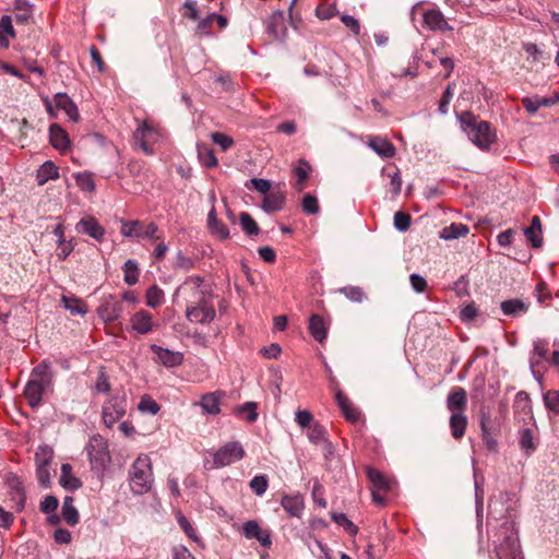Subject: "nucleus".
Listing matches in <instances>:
<instances>
[{"label": "nucleus", "mask_w": 559, "mask_h": 559, "mask_svg": "<svg viewBox=\"0 0 559 559\" xmlns=\"http://www.w3.org/2000/svg\"><path fill=\"white\" fill-rule=\"evenodd\" d=\"M52 380L53 372L46 361H41L32 370L24 390V396L31 407L35 408L41 404L43 394L51 389Z\"/></svg>", "instance_id": "1"}, {"label": "nucleus", "mask_w": 559, "mask_h": 559, "mask_svg": "<svg viewBox=\"0 0 559 559\" xmlns=\"http://www.w3.org/2000/svg\"><path fill=\"white\" fill-rule=\"evenodd\" d=\"M460 121L469 140L479 148L486 150L495 142L496 133L488 121L480 120L469 111L463 112Z\"/></svg>", "instance_id": "2"}, {"label": "nucleus", "mask_w": 559, "mask_h": 559, "mask_svg": "<svg viewBox=\"0 0 559 559\" xmlns=\"http://www.w3.org/2000/svg\"><path fill=\"white\" fill-rule=\"evenodd\" d=\"M131 490L135 495L147 492L153 483V472L151 459L142 454L132 464L129 471Z\"/></svg>", "instance_id": "3"}, {"label": "nucleus", "mask_w": 559, "mask_h": 559, "mask_svg": "<svg viewBox=\"0 0 559 559\" xmlns=\"http://www.w3.org/2000/svg\"><path fill=\"white\" fill-rule=\"evenodd\" d=\"M215 308L204 293H200V297L192 298L186 309V317L190 322L207 324L215 319Z\"/></svg>", "instance_id": "4"}, {"label": "nucleus", "mask_w": 559, "mask_h": 559, "mask_svg": "<svg viewBox=\"0 0 559 559\" xmlns=\"http://www.w3.org/2000/svg\"><path fill=\"white\" fill-rule=\"evenodd\" d=\"M120 231L122 236L129 238L150 239L153 241L162 239V236L158 235V226L153 222L146 224L145 222L139 219H121Z\"/></svg>", "instance_id": "5"}, {"label": "nucleus", "mask_w": 559, "mask_h": 559, "mask_svg": "<svg viewBox=\"0 0 559 559\" xmlns=\"http://www.w3.org/2000/svg\"><path fill=\"white\" fill-rule=\"evenodd\" d=\"M243 456L245 450L239 442H227L213 453V462L210 468H222L228 466L240 461Z\"/></svg>", "instance_id": "6"}, {"label": "nucleus", "mask_w": 559, "mask_h": 559, "mask_svg": "<svg viewBox=\"0 0 559 559\" xmlns=\"http://www.w3.org/2000/svg\"><path fill=\"white\" fill-rule=\"evenodd\" d=\"M91 465L94 469H103L110 461L107 442L100 436H93L87 445Z\"/></svg>", "instance_id": "7"}, {"label": "nucleus", "mask_w": 559, "mask_h": 559, "mask_svg": "<svg viewBox=\"0 0 559 559\" xmlns=\"http://www.w3.org/2000/svg\"><path fill=\"white\" fill-rule=\"evenodd\" d=\"M127 412V400L124 396H111L103 406V421L106 427L111 428L120 420Z\"/></svg>", "instance_id": "8"}, {"label": "nucleus", "mask_w": 559, "mask_h": 559, "mask_svg": "<svg viewBox=\"0 0 559 559\" xmlns=\"http://www.w3.org/2000/svg\"><path fill=\"white\" fill-rule=\"evenodd\" d=\"M496 543L498 559H522L519 539L513 534L504 535L502 540L499 538Z\"/></svg>", "instance_id": "9"}, {"label": "nucleus", "mask_w": 559, "mask_h": 559, "mask_svg": "<svg viewBox=\"0 0 559 559\" xmlns=\"http://www.w3.org/2000/svg\"><path fill=\"white\" fill-rule=\"evenodd\" d=\"M157 138L156 130L146 122H143L133 133L135 144L146 155L153 154L152 144Z\"/></svg>", "instance_id": "10"}, {"label": "nucleus", "mask_w": 559, "mask_h": 559, "mask_svg": "<svg viewBox=\"0 0 559 559\" xmlns=\"http://www.w3.org/2000/svg\"><path fill=\"white\" fill-rule=\"evenodd\" d=\"M123 311L122 302L116 300L112 296L103 299L100 306L97 309V313L100 319L106 323H112L117 321Z\"/></svg>", "instance_id": "11"}, {"label": "nucleus", "mask_w": 559, "mask_h": 559, "mask_svg": "<svg viewBox=\"0 0 559 559\" xmlns=\"http://www.w3.org/2000/svg\"><path fill=\"white\" fill-rule=\"evenodd\" d=\"M242 534L248 539L255 538L264 548H270L272 545L270 531L261 528L259 523L254 520L243 523Z\"/></svg>", "instance_id": "12"}, {"label": "nucleus", "mask_w": 559, "mask_h": 559, "mask_svg": "<svg viewBox=\"0 0 559 559\" xmlns=\"http://www.w3.org/2000/svg\"><path fill=\"white\" fill-rule=\"evenodd\" d=\"M424 26L433 32L452 31L443 13L439 9H430L423 14Z\"/></svg>", "instance_id": "13"}, {"label": "nucleus", "mask_w": 559, "mask_h": 559, "mask_svg": "<svg viewBox=\"0 0 559 559\" xmlns=\"http://www.w3.org/2000/svg\"><path fill=\"white\" fill-rule=\"evenodd\" d=\"M266 33L274 40H283L287 35V28L285 25L284 13L281 10H276L265 22Z\"/></svg>", "instance_id": "14"}, {"label": "nucleus", "mask_w": 559, "mask_h": 559, "mask_svg": "<svg viewBox=\"0 0 559 559\" xmlns=\"http://www.w3.org/2000/svg\"><path fill=\"white\" fill-rule=\"evenodd\" d=\"M131 328L139 334H148L157 324L153 320L151 312L140 309L130 318Z\"/></svg>", "instance_id": "15"}, {"label": "nucleus", "mask_w": 559, "mask_h": 559, "mask_svg": "<svg viewBox=\"0 0 559 559\" xmlns=\"http://www.w3.org/2000/svg\"><path fill=\"white\" fill-rule=\"evenodd\" d=\"M76 230L88 235L97 241H103L105 237V228L93 216L81 218L76 224Z\"/></svg>", "instance_id": "16"}, {"label": "nucleus", "mask_w": 559, "mask_h": 559, "mask_svg": "<svg viewBox=\"0 0 559 559\" xmlns=\"http://www.w3.org/2000/svg\"><path fill=\"white\" fill-rule=\"evenodd\" d=\"M151 350L156 355V360L167 368L182 364L183 356L179 352H173L158 345H151Z\"/></svg>", "instance_id": "17"}, {"label": "nucleus", "mask_w": 559, "mask_h": 559, "mask_svg": "<svg viewBox=\"0 0 559 559\" xmlns=\"http://www.w3.org/2000/svg\"><path fill=\"white\" fill-rule=\"evenodd\" d=\"M335 401L346 420L350 423H356L359 420L361 415L360 411L354 405V403L344 392L341 390H335Z\"/></svg>", "instance_id": "18"}, {"label": "nucleus", "mask_w": 559, "mask_h": 559, "mask_svg": "<svg viewBox=\"0 0 559 559\" xmlns=\"http://www.w3.org/2000/svg\"><path fill=\"white\" fill-rule=\"evenodd\" d=\"M467 406V395L463 388L453 389L447 399V407L451 414H461Z\"/></svg>", "instance_id": "19"}, {"label": "nucleus", "mask_w": 559, "mask_h": 559, "mask_svg": "<svg viewBox=\"0 0 559 559\" xmlns=\"http://www.w3.org/2000/svg\"><path fill=\"white\" fill-rule=\"evenodd\" d=\"M281 506L294 518H300L305 509V502L301 495H284L281 500Z\"/></svg>", "instance_id": "20"}, {"label": "nucleus", "mask_w": 559, "mask_h": 559, "mask_svg": "<svg viewBox=\"0 0 559 559\" xmlns=\"http://www.w3.org/2000/svg\"><path fill=\"white\" fill-rule=\"evenodd\" d=\"M500 308L504 316L518 318L528 311L530 302H526L523 299L513 298L502 301L500 304Z\"/></svg>", "instance_id": "21"}, {"label": "nucleus", "mask_w": 559, "mask_h": 559, "mask_svg": "<svg viewBox=\"0 0 559 559\" xmlns=\"http://www.w3.org/2000/svg\"><path fill=\"white\" fill-rule=\"evenodd\" d=\"M286 202V194L281 190L272 191L264 195L262 210L266 213L278 212L284 209Z\"/></svg>", "instance_id": "22"}, {"label": "nucleus", "mask_w": 559, "mask_h": 559, "mask_svg": "<svg viewBox=\"0 0 559 559\" xmlns=\"http://www.w3.org/2000/svg\"><path fill=\"white\" fill-rule=\"evenodd\" d=\"M56 108L63 110L70 120L78 121L80 114L74 102L66 93H57L53 97Z\"/></svg>", "instance_id": "23"}, {"label": "nucleus", "mask_w": 559, "mask_h": 559, "mask_svg": "<svg viewBox=\"0 0 559 559\" xmlns=\"http://www.w3.org/2000/svg\"><path fill=\"white\" fill-rule=\"evenodd\" d=\"M368 145L383 158H391L395 155L394 145L385 138L371 136Z\"/></svg>", "instance_id": "24"}, {"label": "nucleus", "mask_w": 559, "mask_h": 559, "mask_svg": "<svg viewBox=\"0 0 559 559\" xmlns=\"http://www.w3.org/2000/svg\"><path fill=\"white\" fill-rule=\"evenodd\" d=\"M49 139L51 145L60 152L69 148L70 140L68 133L59 124L53 123L50 126Z\"/></svg>", "instance_id": "25"}, {"label": "nucleus", "mask_w": 559, "mask_h": 559, "mask_svg": "<svg viewBox=\"0 0 559 559\" xmlns=\"http://www.w3.org/2000/svg\"><path fill=\"white\" fill-rule=\"evenodd\" d=\"M524 235L534 248L542 247V221L537 215L532 217L531 225L524 229Z\"/></svg>", "instance_id": "26"}, {"label": "nucleus", "mask_w": 559, "mask_h": 559, "mask_svg": "<svg viewBox=\"0 0 559 559\" xmlns=\"http://www.w3.org/2000/svg\"><path fill=\"white\" fill-rule=\"evenodd\" d=\"M59 178V168L51 160H46L37 170L36 180L38 186H44L49 180Z\"/></svg>", "instance_id": "27"}, {"label": "nucleus", "mask_w": 559, "mask_h": 559, "mask_svg": "<svg viewBox=\"0 0 559 559\" xmlns=\"http://www.w3.org/2000/svg\"><path fill=\"white\" fill-rule=\"evenodd\" d=\"M60 485L68 490H76L82 487L80 478L72 474V466L68 463L61 465Z\"/></svg>", "instance_id": "28"}, {"label": "nucleus", "mask_w": 559, "mask_h": 559, "mask_svg": "<svg viewBox=\"0 0 559 559\" xmlns=\"http://www.w3.org/2000/svg\"><path fill=\"white\" fill-rule=\"evenodd\" d=\"M224 393L222 392H213V393H206L201 397L200 405L202 409L211 415H216L219 413V401L221 396H223Z\"/></svg>", "instance_id": "29"}, {"label": "nucleus", "mask_w": 559, "mask_h": 559, "mask_svg": "<svg viewBox=\"0 0 559 559\" xmlns=\"http://www.w3.org/2000/svg\"><path fill=\"white\" fill-rule=\"evenodd\" d=\"M468 233L469 228L467 225H464L462 223H452L451 225L445 226L440 231V238L444 240H453L466 237Z\"/></svg>", "instance_id": "30"}, {"label": "nucleus", "mask_w": 559, "mask_h": 559, "mask_svg": "<svg viewBox=\"0 0 559 559\" xmlns=\"http://www.w3.org/2000/svg\"><path fill=\"white\" fill-rule=\"evenodd\" d=\"M310 170V164L305 159H299L298 165L294 168V175L296 177L294 188L297 191H302L306 188V181L309 178Z\"/></svg>", "instance_id": "31"}, {"label": "nucleus", "mask_w": 559, "mask_h": 559, "mask_svg": "<svg viewBox=\"0 0 559 559\" xmlns=\"http://www.w3.org/2000/svg\"><path fill=\"white\" fill-rule=\"evenodd\" d=\"M366 474L369 481L372 484L373 490L386 491L390 489L389 479L378 469L368 466L366 468Z\"/></svg>", "instance_id": "32"}, {"label": "nucleus", "mask_w": 559, "mask_h": 559, "mask_svg": "<svg viewBox=\"0 0 559 559\" xmlns=\"http://www.w3.org/2000/svg\"><path fill=\"white\" fill-rule=\"evenodd\" d=\"M309 331L312 337L319 343H323V341L326 338L325 323L319 314H312L310 317Z\"/></svg>", "instance_id": "33"}, {"label": "nucleus", "mask_w": 559, "mask_h": 559, "mask_svg": "<svg viewBox=\"0 0 559 559\" xmlns=\"http://www.w3.org/2000/svg\"><path fill=\"white\" fill-rule=\"evenodd\" d=\"M449 424L452 437L455 440L462 439L467 427V417L463 413L451 414Z\"/></svg>", "instance_id": "34"}, {"label": "nucleus", "mask_w": 559, "mask_h": 559, "mask_svg": "<svg viewBox=\"0 0 559 559\" xmlns=\"http://www.w3.org/2000/svg\"><path fill=\"white\" fill-rule=\"evenodd\" d=\"M74 500L72 497L67 496L63 499L62 504V518L67 524L73 526L79 522V512L73 504Z\"/></svg>", "instance_id": "35"}, {"label": "nucleus", "mask_w": 559, "mask_h": 559, "mask_svg": "<svg viewBox=\"0 0 559 559\" xmlns=\"http://www.w3.org/2000/svg\"><path fill=\"white\" fill-rule=\"evenodd\" d=\"M548 354V343L545 340L534 342V348L530 358L531 368L534 369Z\"/></svg>", "instance_id": "36"}, {"label": "nucleus", "mask_w": 559, "mask_h": 559, "mask_svg": "<svg viewBox=\"0 0 559 559\" xmlns=\"http://www.w3.org/2000/svg\"><path fill=\"white\" fill-rule=\"evenodd\" d=\"M198 157L201 164L207 168L216 167L218 164L214 151L205 144L198 145Z\"/></svg>", "instance_id": "37"}, {"label": "nucleus", "mask_w": 559, "mask_h": 559, "mask_svg": "<svg viewBox=\"0 0 559 559\" xmlns=\"http://www.w3.org/2000/svg\"><path fill=\"white\" fill-rule=\"evenodd\" d=\"M203 284V277L201 276H189L183 284L177 289V293L179 292H186L187 289L191 290V297L197 298L200 297V293H204L201 290V285Z\"/></svg>", "instance_id": "38"}, {"label": "nucleus", "mask_w": 559, "mask_h": 559, "mask_svg": "<svg viewBox=\"0 0 559 559\" xmlns=\"http://www.w3.org/2000/svg\"><path fill=\"white\" fill-rule=\"evenodd\" d=\"M239 224L242 230L249 236H257L260 233L258 223L247 212H241L239 214Z\"/></svg>", "instance_id": "39"}, {"label": "nucleus", "mask_w": 559, "mask_h": 559, "mask_svg": "<svg viewBox=\"0 0 559 559\" xmlns=\"http://www.w3.org/2000/svg\"><path fill=\"white\" fill-rule=\"evenodd\" d=\"M124 282L128 285H134L139 281V264L135 260L129 259L123 265Z\"/></svg>", "instance_id": "40"}, {"label": "nucleus", "mask_w": 559, "mask_h": 559, "mask_svg": "<svg viewBox=\"0 0 559 559\" xmlns=\"http://www.w3.org/2000/svg\"><path fill=\"white\" fill-rule=\"evenodd\" d=\"M258 404L254 402H247L235 408V414L238 416H245L247 421L254 423L258 418L257 413Z\"/></svg>", "instance_id": "41"}, {"label": "nucleus", "mask_w": 559, "mask_h": 559, "mask_svg": "<svg viewBox=\"0 0 559 559\" xmlns=\"http://www.w3.org/2000/svg\"><path fill=\"white\" fill-rule=\"evenodd\" d=\"M146 305L153 309L158 308L164 300V292L156 285L151 286L146 290Z\"/></svg>", "instance_id": "42"}, {"label": "nucleus", "mask_w": 559, "mask_h": 559, "mask_svg": "<svg viewBox=\"0 0 559 559\" xmlns=\"http://www.w3.org/2000/svg\"><path fill=\"white\" fill-rule=\"evenodd\" d=\"M523 49L527 55V60L533 63L544 62L548 57L545 56V52L540 50L536 44L526 43L523 45Z\"/></svg>", "instance_id": "43"}, {"label": "nucleus", "mask_w": 559, "mask_h": 559, "mask_svg": "<svg viewBox=\"0 0 559 559\" xmlns=\"http://www.w3.org/2000/svg\"><path fill=\"white\" fill-rule=\"evenodd\" d=\"M62 302L66 309L70 310L73 314H84L86 313L85 304L74 297L62 296Z\"/></svg>", "instance_id": "44"}, {"label": "nucleus", "mask_w": 559, "mask_h": 559, "mask_svg": "<svg viewBox=\"0 0 559 559\" xmlns=\"http://www.w3.org/2000/svg\"><path fill=\"white\" fill-rule=\"evenodd\" d=\"M332 520L340 526L344 527L350 535H356L358 527L344 513L332 512Z\"/></svg>", "instance_id": "45"}, {"label": "nucleus", "mask_w": 559, "mask_h": 559, "mask_svg": "<svg viewBox=\"0 0 559 559\" xmlns=\"http://www.w3.org/2000/svg\"><path fill=\"white\" fill-rule=\"evenodd\" d=\"M78 187L83 191L93 192L95 190V182L91 173H78L75 176Z\"/></svg>", "instance_id": "46"}, {"label": "nucleus", "mask_w": 559, "mask_h": 559, "mask_svg": "<svg viewBox=\"0 0 559 559\" xmlns=\"http://www.w3.org/2000/svg\"><path fill=\"white\" fill-rule=\"evenodd\" d=\"M545 406L552 413L559 414V390H549L543 396Z\"/></svg>", "instance_id": "47"}, {"label": "nucleus", "mask_w": 559, "mask_h": 559, "mask_svg": "<svg viewBox=\"0 0 559 559\" xmlns=\"http://www.w3.org/2000/svg\"><path fill=\"white\" fill-rule=\"evenodd\" d=\"M520 447L526 452V455H530L535 451L536 447L534 443L533 431L530 428H526L521 432Z\"/></svg>", "instance_id": "48"}, {"label": "nucleus", "mask_w": 559, "mask_h": 559, "mask_svg": "<svg viewBox=\"0 0 559 559\" xmlns=\"http://www.w3.org/2000/svg\"><path fill=\"white\" fill-rule=\"evenodd\" d=\"M53 460L52 451L48 448H41L35 454L36 468L50 467Z\"/></svg>", "instance_id": "49"}, {"label": "nucleus", "mask_w": 559, "mask_h": 559, "mask_svg": "<svg viewBox=\"0 0 559 559\" xmlns=\"http://www.w3.org/2000/svg\"><path fill=\"white\" fill-rule=\"evenodd\" d=\"M269 487V479L265 475H257L250 480V488L257 496H262Z\"/></svg>", "instance_id": "50"}, {"label": "nucleus", "mask_w": 559, "mask_h": 559, "mask_svg": "<svg viewBox=\"0 0 559 559\" xmlns=\"http://www.w3.org/2000/svg\"><path fill=\"white\" fill-rule=\"evenodd\" d=\"M412 224V216L403 211H397L394 214V227L400 231H406Z\"/></svg>", "instance_id": "51"}, {"label": "nucleus", "mask_w": 559, "mask_h": 559, "mask_svg": "<svg viewBox=\"0 0 559 559\" xmlns=\"http://www.w3.org/2000/svg\"><path fill=\"white\" fill-rule=\"evenodd\" d=\"M0 32L7 36V38L10 40L14 39L16 37L15 29L13 27V19L10 15H3L0 19Z\"/></svg>", "instance_id": "52"}, {"label": "nucleus", "mask_w": 559, "mask_h": 559, "mask_svg": "<svg viewBox=\"0 0 559 559\" xmlns=\"http://www.w3.org/2000/svg\"><path fill=\"white\" fill-rule=\"evenodd\" d=\"M325 429L319 423H314L308 428L307 436L313 443H319L324 440Z\"/></svg>", "instance_id": "53"}, {"label": "nucleus", "mask_w": 559, "mask_h": 559, "mask_svg": "<svg viewBox=\"0 0 559 559\" xmlns=\"http://www.w3.org/2000/svg\"><path fill=\"white\" fill-rule=\"evenodd\" d=\"M302 210L307 214H317L320 211L318 199L312 194H306L302 199Z\"/></svg>", "instance_id": "54"}, {"label": "nucleus", "mask_w": 559, "mask_h": 559, "mask_svg": "<svg viewBox=\"0 0 559 559\" xmlns=\"http://www.w3.org/2000/svg\"><path fill=\"white\" fill-rule=\"evenodd\" d=\"M316 15L320 20H329L336 15V7L331 3H321L316 9Z\"/></svg>", "instance_id": "55"}, {"label": "nucleus", "mask_w": 559, "mask_h": 559, "mask_svg": "<svg viewBox=\"0 0 559 559\" xmlns=\"http://www.w3.org/2000/svg\"><path fill=\"white\" fill-rule=\"evenodd\" d=\"M341 293L355 302H361L366 298V295L360 287H343L341 288Z\"/></svg>", "instance_id": "56"}, {"label": "nucleus", "mask_w": 559, "mask_h": 559, "mask_svg": "<svg viewBox=\"0 0 559 559\" xmlns=\"http://www.w3.org/2000/svg\"><path fill=\"white\" fill-rule=\"evenodd\" d=\"M159 408L158 403L150 396L142 397L139 403V409L141 412L150 413L152 415L157 414Z\"/></svg>", "instance_id": "57"}, {"label": "nucleus", "mask_w": 559, "mask_h": 559, "mask_svg": "<svg viewBox=\"0 0 559 559\" xmlns=\"http://www.w3.org/2000/svg\"><path fill=\"white\" fill-rule=\"evenodd\" d=\"M211 136H212V141L216 145H218L222 148V151H224V152L229 150L234 144L233 138H230L229 135H226L224 133L215 132V133H212Z\"/></svg>", "instance_id": "58"}, {"label": "nucleus", "mask_w": 559, "mask_h": 559, "mask_svg": "<svg viewBox=\"0 0 559 559\" xmlns=\"http://www.w3.org/2000/svg\"><path fill=\"white\" fill-rule=\"evenodd\" d=\"M181 14L186 19L197 21L199 19V11L195 1H186L181 8Z\"/></svg>", "instance_id": "59"}, {"label": "nucleus", "mask_w": 559, "mask_h": 559, "mask_svg": "<svg viewBox=\"0 0 559 559\" xmlns=\"http://www.w3.org/2000/svg\"><path fill=\"white\" fill-rule=\"evenodd\" d=\"M210 231L218 237L221 240H225L229 238V229L228 227L222 222L217 221L209 226Z\"/></svg>", "instance_id": "60"}, {"label": "nucleus", "mask_w": 559, "mask_h": 559, "mask_svg": "<svg viewBox=\"0 0 559 559\" xmlns=\"http://www.w3.org/2000/svg\"><path fill=\"white\" fill-rule=\"evenodd\" d=\"M514 407L520 408L523 412H531V399L528 393L520 391L515 395Z\"/></svg>", "instance_id": "61"}, {"label": "nucleus", "mask_w": 559, "mask_h": 559, "mask_svg": "<svg viewBox=\"0 0 559 559\" xmlns=\"http://www.w3.org/2000/svg\"><path fill=\"white\" fill-rule=\"evenodd\" d=\"M59 501L55 496H46L39 504V510L43 513L50 514L57 510Z\"/></svg>", "instance_id": "62"}, {"label": "nucleus", "mask_w": 559, "mask_h": 559, "mask_svg": "<svg viewBox=\"0 0 559 559\" xmlns=\"http://www.w3.org/2000/svg\"><path fill=\"white\" fill-rule=\"evenodd\" d=\"M539 100V96L536 95L534 97H523L521 103L530 115H534L542 107Z\"/></svg>", "instance_id": "63"}, {"label": "nucleus", "mask_w": 559, "mask_h": 559, "mask_svg": "<svg viewBox=\"0 0 559 559\" xmlns=\"http://www.w3.org/2000/svg\"><path fill=\"white\" fill-rule=\"evenodd\" d=\"M296 423L301 428H309L311 425H313L316 421L313 419V416L308 411H298L296 413Z\"/></svg>", "instance_id": "64"}]
</instances>
